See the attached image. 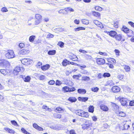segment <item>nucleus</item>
<instances>
[{
    "label": "nucleus",
    "instance_id": "1",
    "mask_svg": "<svg viewBox=\"0 0 134 134\" xmlns=\"http://www.w3.org/2000/svg\"><path fill=\"white\" fill-rule=\"evenodd\" d=\"M75 113L76 114L83 117L87 118L89 116L88 112L82 110H76L75 111Z\"/></svg>",
    "mask_w": 134,
    "mask_h": 134
},
{
    "label": "nucleus",
    "instance_id": "34",
    "mask_svg": "<svg viewBox=\"0 0 134 134\" xmlns=\"http://www.w3.org/2000/svg\"><path fill=\"white\" fill-rule=\"evenodd\" d=\"M124 69L126 71L128 72L130 70V67L128 65H126L125 66Z\"/></svg>",
    "mask_w": 134,
    "mask_h": 134
},
{
    "label": "nucleus",
    "instance_id": "21",
    "mask_svg": "<svg viewBox=\"0 0 134 134\" xmlns=\"http://www.w3.org/2000/svg\"><path fill=\"white\" fill-rule=\"evenodd\" d=\"M4 130L7 131L11 133L14 134L15 133V131H14L11 129H10L8 128H4Z\"/></svg>",
    "mask_w": 134,
    "mask_h": 134
},
{
    "label": "nucleus",
    "instance_id": "22",
    "mask_svg": "<svg viewBox=\"0 0 134 134\" xmlns=\"http://www.w3.org/2000/svg\"><path fill=\"white\" fill-rule=\"evenodd\" d=\"M77 100L74 97H70L68 99V100L71 102H75Z\"/></svg>",
    "mask_w": 134,
    "mask_h": 134
},
{
    "label": "nucleus",
    "instance_id": "56",
    "mask_svg": "<svg viewBox=\"0 0 134 134\" xmlns=\"http://www.w3.org/2000/svg\"><path fill=\"white\" fill-rule=\"evenodd\" d=\"M55 83V82L53 80H50L48 82L49 84L50 85H53Z\"/></svg>",
    "mask_w": 134,
    "mask_h": 134
},
{
    "label": "nucleus",
    "instance_id": "57",
    "mask_svg": "<svg viewBox=\"0 0 134 134\" xmlns=\"http://www.w3.org/2000/svg\"><path fill=\"white\" fill-rule=\"evenodd\" d=\"M2 11L3 12H6L8 11L7 9L6 8L3 7L2 9Z\"/></svg>",
    "mask_w": 134,
    "mask_h": 134
},
{
    "label": "nucleus",
    "instance_id": "53",
    "mask_svg": "<svg viewBox=\"0 0 134 134\" xmlns=\"http://www.w3.org/2000/svg\"><path fill=\"white\" fill-rule=\"evenodd\" d=\"M118 78L120 80L122 79L123 77V75L121 74H120L118 75L117 76Z\"/></svg>",
    "mask_w": 134,
    "mask_h": 134
},
{
    "label": "nucleus",
    "instance_id": "42",
    "mask_svg": "<svg viewBox=\"0 0 134 134\" xmlns=\"http://www.w3.org/2000/svg\"><path fill=\"white\" fill-rule=\"evenodd\" d=\"M21 130L22 132L26 134H30L29 132H27L26 130L24 128H22L21 129Z\"/></svg>",
    "mask_w": 134,
    "mask_h": 134
},
{
    "label": "nucleus",
    "instance_id": "12",
    "mask_svg": "<svg viewBox=\"0 0 134 134\" xmlns=\"http://www.w3.org/2000/svg\"><path fill=\"white\" fill-rule=\"evenodd\" d=\"M120 88L118 86H114L112 87L111 90L114 93H116L119 92L120 90Z\"/></svg>",
    "mask_w": 134,
    "mask_h": 134
},
{
    "label": "nucleus",
    "instance_id": "43",
    "mask_svg": "<svg viewBox=\"0 0 134 134\" xmlns=\"http://www.w3.org/2000/svg\"><path fill=\"white\" fill-rule=\"evenodd\" d=\"M56 30H57L58 31H64V28L62 27H60L58 28H57L56 29Z\"/></svg>",
    "mask_w": 134,
    "mask_h": 134
},
{
    "label": "nucleus",
    "instance_id": "6",
    "mask_svg": "<svg viewBox=\"0 0 134 134\" xmlns=\"http://www.w3.org/2000/svg\"><path fill=\"white\" fill-rule=\"evenodd\" d=\"M30 51L27 49H24L19 52V54L20 55H24L29 53Z\"/></svg>",
    "mask_w": 134,
    "mask_h": 134
},
{
    "label": "nucleus",
    "instance_id": "50",
    "mask_svg": "<svg viewBox=\"0 0 134 134\" xmlns=\"http://www.w3.org/2000/svg\"><path fill=\"white\" fill-rule=\"evenodd\" d=\"M95 8L96 10H97L98 11H101L102 10V8L100 7L99 6L96 7H95Z\"/></svg>",
    "mask_w": 134,
    "mask_h": 134
},
{
    "label": "nucleus",
    "instance_id": "37",
    "mask_svg": "<svg viewBox=\"0 0 134 134\" xmlns=\"http://www.w3.org/2000/svg\"><path fill=\"white\" fill-rule=\"evenodd\" d=\"M130 126L129 125H128L127 124H125L123 125L124 128L123 130H127L130 127Z\"/></svg>",
    "mask_w": 134,
    "mask_h": 134
},
{
    "label": "nucleus",
    "instance_id": "31",
    "mask_svg": "<svg viewBox=\"0 0 134 134\" xmlns=\"http://www.w3.org/2000/svg\"><path fill=\"white\" fill-rule=\"evenodd\" d=\"M94 108L93 106H90L88 108V111L89 112L93 113L94 111Z\"/></svg>",
    "mask_w": 134,
    "mask_h": 134
},
{
    "label": "nucleus",
    "instance_id": "30",
    "mask_svg": "<svg viewBox=\"0 0 134 134\" xmlns=\"http://www.w3.org/2000/svg\"><path fill=\"white\" fill-rule=\"evenodd\" d=\"M63 110L62 108L59 107L56 108L55 110V112L57 113H59V111H60Z\"/></svg>",
    "mask_w": 134,
    "mask_h": 134
},
{
    "label": "nucleus",
    "instance_id": "5",
    "mask_svg": "<svg viewBox=\"0 0 134 134\" xmlns=\"http://www.w3.org/2000/svg\"><path fill=\"white\" fill-rule=\"evenodd\" d=\"M119 99L122 105L124 106L127 105V101L128 100L126 98L123 97H119Z\"/></svg>",
    "mask_w": 134,
    "mask_h": 134
},
{
    "label": "nucleus",
    "instance_id": "46",
    "mask_svg": "<svg viewBox=\"0 0 134 134\" xmlns=\"http://www.w3.org/2000/svg\"><path fill=\"white\" fill-rule=\"evenodd\" d=\"M82 21L83 24L87 25L89 23L88 21L85 19H82Z\"/></svg>",
    "mask_w": 134,
    "mask_h": 134
},
{
    "label": "nucleus",
    "instance_id": "20",
    "mask_svg": "<svg viewBox=\"0 0 134 134\" xmlns=\"http://www.w3.org/2000/svg\"><path fill=\"white\" fill-rule=\"evenodd\" d=\"M112 107L115 110H118L119 109L118 106L115 103H112Z\"/></svg>",
    "mask_w": 134,
    "mask_h": 134
},
{
    "label": "nucleus",
    "instance_id": "36",
    "mask_svg": "<svg viewBox=\"0 0 134 134\" xmlns=\"http://www.w3.org/2000/svg\"><path fill=\"white\" fill-rule=\"evenodd\" d=\"M30 77L29 76H27L25 77L24 81L25 82H29L30 80Z\"/></svg>",
    "mask_w": 134,
    "mask_h": 134
},
{
    "label": "nucleus",
    "instance_id": "13",
    "mask_svg": "<svg viewBox=\"0 0 134 134\" xmlns=\"http://www.w3.org/2000/svg\"><path fill=\"white\" fill-rule=\"evenodd\" d=\"M114 38H115L116 40L119 41H122H122H124L125 40L124 39H122V37L121 34H118L117 33Z\"/></svg>",
    "mask_w": 134,
    "mask_h": 134
},
{
    "label": "nucleus",
    "instance_id": "17",
    "mask_svg": "<svg viewBox=\"0 0 134 134\" xmlns=\"http://www.w3.org/2000/svg\"><path fill=\"white\" fill-rule=\"evenodd\" d=\"M9 70H8L4 69H2L0 70L1 72L4 75H5L8 73Z\"/></svg>",
    "mask_w": 134,
    "mask_h": 134
},
{
    "label": "nucleus",
    "instance_id": "10",
    "mask_svg": "<svg viewBox=\"0 0 134 134\" xmlns=\"http://www.w3.org/2000/svg\"><path fill=\"white\" fill-rule=\"evenodd\" d=\"M105 32L107 33V34H108L110 36L114 38L115 37L117 34V33L115 31L113 30L111 31H106Z\"/></svg>",
    "mask_w": 134,
    "mask_h": 134
},
{
    "label": "nucleus",
    "instance_id": "64",
    "mask_svg": "<svg viewBox=\"0 0 134 134\" xmlns=\"http://www.w3.org/2000/svg\"><path fill=\"white\" fill-rule=\"evenodd\" d=\"M61 84L60 81L57 80L56 81V85H60Z\"/></svg>",
    "mask_w": 134,
    "mask_h": 134
},
{
    "label": "nucleus",
    "instance_id": "7",
    "mask_svg": "<svg viewBox=\"0 0 134 134\" xmlns=\"http://www.w3.org/2000/svg\"><path fill=\"white\" fill-rule=\"evenodd\" d=\"M9 62L5 59H2L0 60V66H6L9 65Z\"/></svg>",
    "mask_w": 134,
    "mask_h": 134
},
{
    "label": "nucleus",
    "instance_id": "11",
    "mask_svg": "<svg viewBox=\"0 0 134 134\" xmlns=\"http://www.w3.org/2000/svg\"><path fill=\"white\" fill-rule=\"evenodd\" d=\"M69 58L73 61H76L77 60L78 58L77 56L72 53H70Z\"/></svg>",
    "mask_w": 134,
    "mask_h": 134
},
{
    "label": "nucleus",
    "instance_id": "4",
    "mask_svg": "<svg viewBox=\"0 0 134 134\" xmlns=\"http://www.w3.org/2000/svg\"><path fill=\"white\" fill-rule=\"evenodd\" d=\"M92 124L90 121H86L85 125L82 127V128L84 129H87L89 127L92 126Z\"/></svg>",
    "mask_w": 134,
    "mask_h": 134
},
{
    "label": "nucleus",
    "instance_id": "55",
    "mask_svg": "<svg viewBox=\"0 0 134 134\" xmlns=\"http://www.w3.org/2000/svg\"><path fill=\"white\" fill-rule=\"evenodd\" d=\"M129 105L130 106H134V100H131L130 102Z\"/></svg>",
    "mask_w": 134,
    "mask_h": 134
},
{
    "label": "nucleus",
    "instance_id": "16",
    "mask_svg": "<svg viewBox=\"0 0 134 134\" xmlns=\"http://www.w3.org/2000/svg\"><path fill=\"white\" fill-rule=\"evenodd\" d=\"M50 66L49 64H46L41 67V69L43 70H46L48 69Z\"/></svg>",
    "mask_w": 134,
    "mask_h": 134
},
{
    "label": "nucleus",
    "instance_id": "24",
    "mask_svg": "<svg viewBox=\"0 0 134 134\" xmlns=\"http://www.w3.org/2000/svg\"><path fill=\"white\" fill-rule=\"evenodd\" d=\"M92 14L93 15L96 17H99L100 16L99 13L94 11H92Z\"/></svg>",
    "mask_w": 134,
    "mask_h": 134
},
{
    "label": "nucleus",
    "instance_id": "45",
    "mask_svg": "<svg viewBox=\"0 0 134 134\" xmlns=\"http://www.w3.org/2000/svg\"><path fill=\"white\" fill-rule=\"evenodd\" d=\"M67 60L66 59H65V60H64L62 62V65L64 66H66L67 65V64L68 63H67Z\"/></svg>",
    "mask_w": 134,
    "mask_h": 134
},
{
    "label": "nucleus",
    "instance_id": "19",
    "mask_svg": "<svg viewBox=\"0 0 134 134\" xmlns=\"http://www.w3.org/2000/svg\"><path fill=\"white\" fill-rule=\"evenodd\" d=\"M78 93L80 94H85L86 92V91L83 89H79L77 90Z\"/></svg>",
    "mask_w": 134,
    "mask_h": 134
},
{
    "label": "nucleus",
    "instance_id": "18",
    "mask_svg": "<svg viewBox=\"0 0 134 134\" xmlns=\"http://www.w3.org/2000/svg\"><path fill=\"white\" fill-rule=\"evenodd\" d=\"M88 99V98L87 97H79L78 98V99L79 100L84 102H85Z\"/></svg>",
    "mask_w": 134,
    "mask_h": 134
},
{
    "label": "nucleus",
    "instance_id": "44",
    "mask_svg": "<svg viewBox=\"0 0 134 134\" xmlns=\"http://www.w3.org/2000/svg\"><path fill=\"white\" fill-rule=\"evenodd\" d=\"M110 74L108 72L105 73L103 74V76L104 77H108L110 76Z\"/></svg>",
    "mask_w": 134,
    "mask_h": 134
},
{
    "label": "nucleus",
    "instance_id": "33",
    "mask_svg": "<svg viewBox=\"0 0 134 134\" xmlns=\"http://www.w3.org/2000/svg\"><path fill=\"white\" fill-rule=\"evenodd\" d=\"M35 17L37 19L40 20L42 16L38 14H36L35 15Z\"/></svg>",
    "mask_w": 134,
    "mask_h": 134
},
{
    "label": "nucleus",
    "instance_id": "47",
    "mask_svg": "<svg viewBox=\"0 0 134 134\" xmlns=\"http://www.w3.org/2000/svg\"><path fill=\"white\" fill-rule=\"evenodd\" d=\"M82 79L83 80L85 81H88L90 80V78L89 77L87 76H83L82 77Z\"/></svg>",
    "mask_w": 134,
    "mask_h": 134
},
{
    "label": "nucleus",
    "instance_id": "23",
    "mask_svg": "<svg viewBox=\"0 0 134 134\" xmlns=\"http://www.w3.org/2000/svg\"><path fill=\"white\" fill-rule=\"evenodd\" d=\"M84 56L85 58L87 60H91L92 59V57L90 55L87 54H85Z\"/></svg>",
    "mask_w": 134,
    "mask_h": 134
},
{
    "label": "nucleus",
    "instance_id": "26",
    "mask_svg": "<svg viewBox=\"0 0 134 134\" xmlns=\"http://www.w3.org/2000/svg\"><path fill=\"white\" fill-rule=\"evenodd\" d=\"M85 28L82 27H79L76 28H75L74 29V30L76 31H78L81 30H85Z\"/></svg>",
    "mask_w": 134,
    "mask_h": 134
},
{
    "label": "nucleus",
    "instance_id": "49",
    "mask_svg": "<svg viewBox=\"0 0 134 134\" xmlns=\"http://www.w3.org/2000/svg\"><path fill=\"white\" fill-rule=\"evenodd\" d=\"M99 88L97 87H96L95 88L93 87L91 88L92 91L94 92H97Z\"/></svg>",
    "mask_w": 134,
    "mask_h": 134
},
{
    "label": "nucleus",
    "instance_id": "2",
    "mask_svg": "<svg viewBox=\"0 0 134 134\" xmlns=\"http://www.w3.org/2000/svg\"><path fill=\"white\" fill-rule=\"evenodd\" d=\"M5 55V57L8 59L12 58L15 57V54L13 51L9 50Z\"/></svg>",
    "mask_w": 134,
    "mask_h": 134
},
{
    "label": "nucleus",
    "instance_id": "52",
    "mask_svg": "<svg viewBox=\"0 0 134 134\" xmlns=\"http://www.w3.org/2000/svg\"><path fill=\"white\" fill-rule=\"evenodd\" d=\"M25 44L24 43H20L19 45V47L21 48H23Z\"/></svg>",
    "mask_w": 134,
    "mask_h": 134
},
{
    "label": "nucleus",
    "instance_id": "40",
    "mask_svg": "<svg viewBox=\"0 0 134 134\" xmlns=\"http://www.w3.org/2000/svg\"><path fill=\"white\" fill-rule=\"evenodd\" d=\"M65 9L68 11L70 12H74V10L70 7H68L65 8Z\"/></svg>",
    "mask_w": 134,
    "mask_h": 134
},
{
    "label": "nucleus",
    "instance_id": "63",
    "mask_svg": "<svg viewBox=\"0 0 134 134\" xmlns=\"http://www.w3.org/2000/svg\"><path fill=\"white\" fill-rule=\"evenodd\" d=\"M114 51L116 53V55H119V51L118 50L115 49V50Z\"/></svg>",
    "mask_w": 134,
    "mask_h": 134
},
{
    "label": "nucleus",
    "instance_id": "32",
    "mask_svg": "<svg viewBox=\"0 0 134 134\" xmlns=\"http://www.w3.org/2000/svg\"><path fill=\"white\" fill-rule=\"evenodd\" d=\"M50 127L51 129L55 130H59V127L57 126H51Z\"/></svg>",
    "mask_w": 134,
    "mask_h": 134
},
{
    "label": "nucleus",
    "instance_id": "39",
    "mask_svg": "<svg viewBox=\"0 0 134 134\" xmlns=\"http://www.w3.org/2000/svg\"><path fill=\"white\" fill-rule=\"evenodd\" d=\"M11 122L13 125L15 126H18V125L17 122L15 120H12L11 121Z\"/></svg>",
    "mask_w": 134,
    "mask_h": 134
},
{
    "label": "nucleus",
    "instance_id": "8",
    "mask_svg": "<svg viewBox=\"0 0 134 134\" xmlns=\"http://www.w3.org/2000/svg\"><path fill=\"white\" fill-rule=\"evenodd\" d=\"M21 62L22 63L26 64H30L32 63V60H30L29 59L24 58L23 59Z\"/></svg>",
    "mask_w": 134,
    "mask_h": 134
},
{
    "label": "nucleus",
    "instance_id": "60",
    "mask_svg": "<svg viewBox=\"0 0 134 134\" xmlns=\"http://www.w3.org/2000/svg\"><path fill=\"white\" fill-rule=\"evenodd\" d=\"M33 126L34 128L37 129L38 126L36 124L34 123L33 125Z\"/></svg>",
    "mask_w": 134,
    "mask_h": 134
},
{
    "label": "nucleus",
    "instance_id": "27",
    "mask_svg": "<svg viewBox=\"0 0 134 134\" xmlns=\"http://www.w3.org/2000/svg\"><path fill=\"white\" fill-rule=\"evenodd\" d=\"M36 37V36L34 35H32L30 36L29 38V41L30 42H32L34 40V39Z\"/></svg>",
    "mask_w": 134,
    "mask_h": 134
},
{
    "label": "nucleus",
    "instance_id": "54",
    "mask_svg": "<svg viewBox=\"0 0 134 134\" xmlns=\"http://www.w3.org/2000/svg\"><path fill=\"white\" fill-rule=\"evenodd\" d=\"M79 52H80L82 53L83 54H85L86 53H87V52L86 51H85L84 50H83L81 49H80L79 51Z\"/></svg>",
    "mask_w": 134,
    "mask_h": 134
},
{
    "label": "nucleus",
    "instance_id": "62",
    "mask_svg": "<svg viewBox=\"0 0 134 134\" xmlns=\"http://www.w3.org/2000/svg\"><path fill=\"white\" fill-rule=\"evenodd\" d=\"M64 11L65 12L66 10L64 9H60L58 11V13H63L64 12Z\"/></svg>",
    "mask_w": 134,
    "mask_h": 134
},
{
    "label": "nucleus",
    "instance_id": "48",
    "mask_svg": "<svg viewBox=\"0 0 134 134\" xmlns=\"http://www.w3.org/2000/svg\"><path fill=\"white\" fill-rule=\"evenodd\" d=\"M108 62H110L111 63H114L115 62V60L113 59L110 58L108 59Z\"/></svg>",
    "mask_w": 134,
    "mask_h": 134
},
{
    "label": "nucleus",
    "instance_id": "14",
    "mask_svg": "<svg viewBox=\"0 0 134 134\" xmlns=\"http://www.w3.org/2000/svg\"><path fill=\"white\" fill-rule=\"evenodd\" d=\"M100 109L104 111H107L108 110V108L105 105L102 104L100 106Z\"/></svg>",
    "mask_w": 134,
    "mask_h": 134
},
{
    "label": "nucleus",
    "instance_id": "41",
    "mask_svg": "<svg viewBox=\"0 0 134 134\" xmlns=\"http://www.w3.org/2000/svg\"><path fill=\"white\" fill-rule=\"evenodd\" d=\"M119 116L121 117H124L126 115L125 113L122 111L119 112Z\"/></svg>",
    "mask_w": 134,
    "mask_h": 134
},
{
    "label": "nucleus",
    "instance_id": "58",
    "mask_svg": "<svg viewBox=\"0 0 134 134\" xmlns=\"http://www.w3.org/2000/svg\"><path fill=\"white\" fill-rule=\"evenodd\" d=\"M70 134H76L74 130H72L70 131Z\"/></svg>",
    "mask_w": 134,
    "mask_h": 134
},
{
    "label": "nucleus",
    "instance_id": "9",
    "mask_svg": "<svg viewBox=\"0 0 134 134\" xmlns=\"http://www.w3.org/2000/svg\"><path fill=\"white\" fill-rule=\"evenodd\" d=\"M96 61L98 64L99 65L103 64L105 63V60L102 58H97Z\"/></svg>",
    "mask_w": 134,
    "mask_h": 134
},
{
    "label": "nucleus",
    "instance_id": "38",
    "mask_svg": "<svg viewBox=\"0 0 134 134\" xmlns=\"http://www.w3.org/2000/svg\"><path fill=\"white\" fill-rule=\"evenodd\" d=\"M64 44V43L62 42H59L58 44V45L61 48L63 47Z\"/></svg>",
    "mask_w": 134,
    "mask_h": 134
},
{
    "label": "nucleus",
    "instance_id": "35",
    "mask_svg": "<svg viewBox=\"0 0 134 134\" xmlns=\"http://www.w3.org/2000/svg\"><path fill=\"white\" fill-rule=\"evenodd\" d=\"M48 34L47 35V38H53L54 37V35H53L49 33L48 32Z\"/></svg>",
    "mask_w": 134,
    "mask_h": 134
},
{
    "label": "nucleus",
    "instance_id": "51",
    "mask_svg": "<svg viewBox=\"0 0 134 134\" xmlns=\"http://www.w3.org/2000/svg\"><path fill=\"white\" fill-rule=\"evenodd\" d=\"M113 24H112L116 28H117L118 27V23L117 21H116L115 22L113 23Z\"/></svg>",
    "mask_w": 134,
    "mask_h": 134
},
{
    "label": "nucleus",
    "instance_id": "29",
    "mask_svg": "<svg viewBox=\"0 0 134 134\" xmlns=\"http://www.w3.org/2000/svg\"><path fill=\"white\" fill-rule=\"evenodd\" d=\"M63 90L65 92H69V88L67 86H65L63 88Z\"/></svg>",
    "mask_w": 134,
    "mask_h": 134
},
{
    "label": "nucleus",
    "instance_id": "25",
    "mask_svg": "<svg viewBox=\"0 0 134 134\" xmlns=\"http://www.w3.org/2000/svg\"><path fill=\"white\" fill-rule=\"evenodd\" d=\"M56 51L55 50H52L49 51L48 52L49 55H54L56 53Z\"/></svg>",
    "mask_w": 134,
    "mask_h": 134
},
{
    "label": "nucleus",
    "instance_id": "61",
    "mask_svg": "<svg viewBox=\"0 0 134 134\" xmlns=\"http://www.w3.org/2000/svg\"><path fill=\"white\" fill-rule=\"evenodd\" d=\"M46 77V76L44 75H41L40 77V80H43Z\"/></svg>",
    "mask_w": 134,
    "mask_h": 134
},
{
    "label": "nucleus",
    "instance_id": "28",
    "mask_svg": "<svg viewBox=\"0 0 134 134\" xmlns=\"http://www.w3.org/2000/svg\"><path fill=\"white\" fill-rule=\"evenodd\" d=\"M54 118H60L61 117V115L57 113L54 114L53 115Z\"/></svg>",
    "mask_w": 134,
    "mask_h": 134
},
{
    "label": "nucleus",
    "instance_id": "3",
    "mask_svg": "<svg viewBox=\"0 0 134 134\" xmlns=\"http://www.w3.org/2000/svg\"><path fill=\"white\" fill-rule=\"evenodd\" d=\"M24 70V68L21 67V68L17 66L15 67L13 71V73L15 75H17L18 73L21 71H23Z\"/></svg>",
    "mask_w": 134,
    "mask_h": 134
},
{
    "label": "nucleus",
    "instance_id": "59",
    "mask_svg": "<svg viewBox=\"0 0 134 134\" xmlns=\"http://www.w3.org/2000/svg\"><path fill=\"white\" fill-rule=\"evenodd\" d=\"M128 23L131 25L132 27H134V23H133L132 21H129L128 22Z\"/></svg>",
    "mask_w": 134,
    "mask_h": 134
},
{
    "label": "nucleus",
    "instance_id": "15",
    "mask_svg": "<svg viewBox=\"0 0 134 134\" xmlns=\"http://www.w3.org/2000/svg\"><path fill=\"white\" fill-rule=\"evenodd\" d=\"M121 30L126 33L130 32L129 29L125 26H123L121 29Z\"/></svg>",
    "mask_w": 134,
    "mask_h": 134
}]
</instances>
